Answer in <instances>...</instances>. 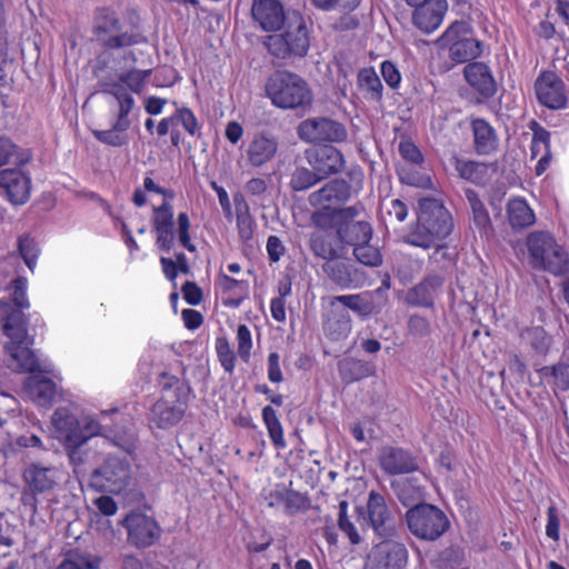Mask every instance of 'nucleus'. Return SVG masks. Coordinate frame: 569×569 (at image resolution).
<instances>
[{
	"label": "nucleus",
	"mask_w": 569,
	"mask_h": 569,
	"mask_svg": "<svg viewBox=\"0 0 569 569\" xmlns=\"http://www.w3.org/2000/svg\"><path fill=\"white\" fill-rule=\"evenodd\" d=\"M106 73V71L103 72ZM151 70L133 69L118 74L117 79L110 74H103L106 78L111 79L113 83H121L127 91L130 90L134 93H141L144 89L147 79L150 77Z\"/></svg>",
	"instance_id": "c03bdc74"
},
{
	"label": "nucleus",
	"mask_w": 569,
	"mask_h": 569,
	"mask_svg": "<svg viewBox=\"0 0 569 569\" xmlns=\"http://www.w3.org/2000/svg\"><path fill=\"white\" fill-rule=\"evenodd\" d=\"M216 352L224 371L228 373L233 372L236 356L226 337H218L216 339Z\"/></svg>",
	"instance_id": "6e6d98bb"
},
{
	"label": "nucleus",
	"mask_w": 569,
	"mask_h": 569,
	"mask_svg": "<svg viewBox=\"0 0 569 569\" xmlns=\"http://www.w3.org/2000/svg\"><path fill=\"white\" fill-rule=\"evenodd\" d=\"M311 2L316 8L325 11L333 9L353 11L359 7L361 0H311Z\"/></svg>",
	"instance_id": "0e129e2a"
},
{
	"label": "nucleus",
	"mask_w": 569,
	"mask_h": 569,
	"mask_svg": "<svg viewBox=\"0 0 569 569\" xmlns=\"http://www.w3.org/2000/svg\"><path fill=\"white\" fill-rule=\"evenodd\" d=\"M473 149L478 156H490L498 150L499 137L496 129L482 118L470 120Z\"/></svg>",
	"instance_id": "c85d7f7f"
},
{
	"label": "nucleus",
	"mask_w": 569,
	"mask_h": 569,
	"mask_svg": "<svg viewBox=\"0 0 569 569\" xmlns=\"http://www.w3.org/2000/svg\"><path fill=\"white\" fill-rule=\"evenodd\" d=\"M238 355L244 361L250 359L252 348L251 332L246 325H240L237 329Z\"/></svg>",
	"instance_id": "e2e57ef3"
},
{
	"label": "nucleus",
	"mask_w": 569,
	"mask_h": 569,
	"mask_svg": "<svg viewBox=\"0 0 569 569\" xmlns=\"http://www.w3.org/2000/svg\"><path fill=\"white\" fill-rule=\"evenodd\" d=\"M109 57L106 53L97 58L93 67V76L98 80V87L102 93L112 96L118 102V112L113 122V128L117 130H128L131 126L129 113L136 106L133 96L121 86V83H113L111 79L103 76L104 70L108 68Z\"/></svg>",
	"instance_id": "f8f14e48"
},
{
	"label": "nucleus",
	"mask_w": 569,
	"mask_h": 569,
	"mask_svg": "<svg viewBox=\"0 0 569 569\" xmlns=\"http://www.w3.org/2000/svg\"><path fill=\"white\" fill-rule=\"evenodd\" d=\"M181 388L163 395L150 410V421L160 429L177 425L187 409V401L180 398Z\"/></svg>",
	"instance_id": "2eb2a0df"
},
{
	"label": "nucleus",
	"mask_w": 569,
	"mask_h": 569,
	"mask_svg": "<svg viewBox=\"0 0 569 569\" xmlns=\"http://www.w3.org/2000/svg\"><path fill=\"white\" fill-rule=\"evenodd\" d=\"M282 32L264 37L263 46L278 59L302 58L310 46L309 29L305 18L298 11H291Z\"/></svg>",
	"instance_id": "423d86ee"
},
{
	"label": "nucleus",
	"mask_w": 569,
	"mask_h": 569,
	"mask_svg": "<svg viewBox=\"0 0 569 569\" xmlns=\"http://www.w3.org/2000/svg\"><path fill=\"white\" fill-rule=\"evenodd\" d=\"M441 48L447 49L449 58L455 63L473 62L482 53L483 43L473 36L469 22L460 20L452 22L438 39Z\"/></svg>",
	"instance_id": "9d476101"
},
{
	"label": "nucleus",
	"mask_w": 569,
	"mask_h": 569,
	"mask_svg": "<svg viewBox=\"0 0 569 569\" xmlns=\"http://www.w3.org/2000/svg\"><path fill=\"white\" fill-rule=\"evenodd\" d=\"M463 77L471 90L478 96V102L491 99L497 93V81L490 67L480 61L467 63Z\"/></svg>",
	"instance_id": "6ab92c4d"
},
{
	"label": "nucleus",
	"mask_w": 569,
	"mask_h": 569,
	"mask_svg": "<svg viewBox=\"0 0 569 569\" xmlns=\"http://www.w3.org/2000/svg\"><path fill=\"white\" fill-rule=\"evenodd\" d=\"M52 425L64 443H86L94 436H101L111 445L130 452L134 448V432L123 427H110L92 419L80 422L66 407H59L52 415Z\"/></svg>",
	"instance_id": "f257e3e1"
},
{
	"label": "nucleus",
	"mask_w": 569,
	"mask_h": 569,
	"mask_svg": "<svg viewBox=\"0 0 569 569\" xmlns=\"http://www.w3.org/2000/svg\"><path fill=\"white\" fill-rule=\"evenodd\" d=\"M290 12L278 0H253L251 6L252 19L263 31L280 30Z\"/></svg>",
	"instance_id": "aec40b11"
},
{
	"label": "nucleus",
	"mask_w": 569,
	"mask_h": 569,
	"mask_svg": "<svg viewBox=\"0 0 569 569\" xmlns=\"http://www.w3.org/2000/svg\"><path fill=\"white\" fill-rule=\"evenodd\" d=\"M56 469L43 467L40 463H32L23 472V479L28 489L32 492H46L51 490L56 482Z\"/></svg>",
	"instance_id": "473e14b6"
},
{
	"label": "nucleus",
	"mask_w": 569,
	"mask_h": 569,
	"mask_svg": "<svg viewBox=\"0 0 569 569\" xmlns=\"http://www.w3.org/2000/svg\"><path fill=\"white\" fill-rule=\"evenodd\" d=\"M368 517L376 533L381 537H389L393 532L392 517L382 495L376 491L369 493Z\"/></svg>",
	"instance_id": "cd10ccee"
},
{
	"label": "nucleus",
	"mask_w": 569,
	"mask_h": 569,
	"mask_svg": "<svg viewBox=\"0 0 569 569\" xmlns=\"http://www.w3.org/2000/svg\"><path fill=\"white\" fill-rule=\"evenodd\" d=\"M392 488L400 502L406 507H415L423 502V489L418 486L412 479H405L398 482H392Z\"/></svg>",
	"instance_id": "37998d69"
},
{
	"label": "nucleus",
	"mask_w": 569,
	"mask_h": 569,
	"mask_svg": "<svg viewBox=\"0 0 569 569\" xmlns=\"http://www.w3.org/2000/svg\"><path fill=\"white\" fill-rule=\"evenodd\" d=\"M358 87L372 101L382 100L383 86L373 68H362L358 72Z\"/></svg>",
	"instance_id": "79ce46f5"
},
{
	"label": "nucleus",
	"mask_w": 569,
	"mask_h": 569,
	"mask_svg": "<svg viewBox=\"0 0 569 569\" xmlns=\"http://www.w3.org/2000/svg\"><path fill=\"white\" fill-rule=\"evenodd\" d=\"M102 559L79 548L68 550L62 561L54 569H99Z\"/></svg>",
	"instance_id": "4c0bfd02"
},
{
	"label": "nucleus",
	"mask_w": 569,
	"mask_h": 569,
	"mask_svg": "<svg viewBox=\"0 0 569 569\" xmlns=\"http://www.w3.org/2000/svg\"><path fill=\"white\" fill-rule=\"evenodd\" d=\"M309 164L323 180L345 168L342 153L332 146H322L308 156Z\"/></svg>",
	"instance_id": "393cba45"
},
{
	"label": "nucleus",
	"mask_w": 569,
	"mask_h": 569,
	"mask_svg": "<svg viewBox=\"0 0 569 569\" xmlns=\"http://www.w3.org/2000/svg\"><path fill=\"white\" fill-rule=\"evenodd\" d=\"M352 254L359 263L367 267H380L383 262L379 247L371 244L370 241L352 248Z\"/></svg>",
	"instance_id": "8fccbe9b"
},
{
	"label": "nucleus",
	"mask_w": 569,
	"mask_h": 569,
	"mask_svg": "<svg viewBox=\"0 0 569 569\" xmlns=\"http://www.w3.org/2000/svg\"><path fill=\"white\" fill-rule=\"evenodd\" d=\"M447 8L446 0H429L415 9L413 24L422 32L431 33L441 24Z\"/></svg>",
	"instance_id": "bb28decb"
},
{
	"label": "nucleus",
	"mask_w": 569,
	"mask_h": 569,
	"mask_svg": "<svg viewBox=\"0 0 569 569\" xmlns=\"http://www.w3.org/2000/svg\"><path fill=\"white\" fill-rule=\"evenodd\" d=\"M530 128L533 131L530 151L531 157L536 158L542 151L545 153L550 150V132L535 121Z\"/></svg>",
	"instance_id": "5fc2aeb1"
},
{
	"label": "nucleus",
	"mask_w": 569,
	"mask_h": 569,
	"mask_svg": "<svg viewBox=\"0 0 569 569\" xmlns=\"http://www.w3.org/2000/svg\"><path fill=\"white\" fill-rule=\"evenodd\" d=\"M378 461L388 476L415 472L419 469L418 458L408 449L386 446L379 451Z\"/></svg>",
	"instance_id": "a211bd4d"
},
{
	"label": "nucleus",
	"mask_w": 569,
	"mask_h": 569,
	"mask_svg": "<svg viewBox=\"0 0 569 569\" xmlns=\"http://www.w3.org/2000/svg\"><path fill=\"white\" fill-rule=\"evenodd\" d=\"M376 368L365 360L346 357L338 361V372L345 383H352L373 376Z\"/></svg>",
	"instance_id": "72a5a7b5"
},
{
	"label": "nucleus",
	"mask_w": 569,
	"mask_h": 569,
	"mask_svg": "<svg viewBox=\"0 0 569 569\" xmlns=\"http://www.w3.org/2000/svg\"><path fill=\"white\" fill-rule=\"evenodd\" d=\"M537 100L550 110L565 109L568 103L566 84L553 71H542L535 81Z\"/></svg>",
	"instance_id": "4468645a"
},
{
	"label": "nucleus",
	"mask_w": 569,
	"mask_h": 569,
	"mask_svg": "<svg viewBox=\"0 0 569 569\" xmlns=\"http://www.w3.org/2000/svg\"><path fill=\"white\" fill-rule=\"evenodd\" d=\"M465 196L471 210L475 227L478 229L481 237L489 238L493 233V227L483 202L472 189H466Z\"/></svg>",
	"instance_id": "e433bc0d"
},
{
	"label": "nucleus",
	"mask_w": 569,
	"mask_h": 569,
	"mask_svg": "<svg viewBox=\"0 0 569 569\" xmlns=\"http://www.w3.org/2000/svg\"><path fill=\"white\" fill-rule=\"evenodd\" d=\"M151 224L156 232L157 247L163 252H170L174 243V220L173 207L168 201L153 208Z\"/></svg>",
	"instance_id": "412c9836"
},
{
	"label": "nucleus",
	"mask_w": 569,
	"mask_h": 569,
	"mask_svg": "<svg viewBox=\"0 0 569 569\" xmlns=\"http://www.w3.org/2000/svg\"><path fill=\"white\" fill-rule=\"evenodd\" d=\"M262 420L273 446L278 449H284L287 443L283 437V428L271 406H266L262 409Z\"/></svg>",
	"instance_id": "de8ad7c7"
},
{
	"label": "nucleus",
	"mask_w": 569,
	"mask_h": 569,
	"mask_svg": "<svg viewBox=\"0 0 569 569\" xmlns=\"http://www.w3.org/2000/svg\"><path fill=\"white\" fill-rule=\"evenodd\" d=\"M23 387L41 407H50L57 396V385L51 379L39 375L28 377Z\"/></svg>",
	"instance_id": "2f4dec72"
},
{
	"label": "nucleus",
	"mask_w": 569,
	"mask_h": 569,
	"mask_svg": "<svg viewBox=\"0 0 569 569\" xmlns=\"http://www.w3.org/2000/svg\"><path fill=\"white\" fill-rule=\"evenodd\" d=\"M179 109V122L180 126L192 137L197 136L200 137L201 132V126L198 122L197 117L194 116L193 111L189 108L182 107Z\"/></svg>",
	"instance_id": "69168bd1"
},
{
	"label": "nucleus",
	"mask_w": 569,
	"mask_h": 569,
	"mask_svg": "<svg viewBox=\"0 0 569 569\" xmlns=\"http://www.w3.org/2000/svg\"><path fill=\"white\" fill-rule=\"evenodd\" d=\"M527 247L533 268L549 271L555 276L565 274L569 270L567 251L550 233L543 231L529 233Z\"/></svg>",
	"instance_id": "1a4fd4ad"
},
{
	"label": "nucleus",
	"mask_w": 569,
	"mask_h": 569,
	"mask_svg": "<svg viewBox=\"0 0 569 569\" xmlns=\"http://www.w3.org/2000/svg\"><path fill=\"white\" fill-rule=\"evenodd\" d=\"M0 189L13 204H23L29 200L31 180L17 167L0 170Z\"/></svg>",
	"instance_id": "4be33fe9"
},
{
	"label": "nucleus",
	"mask_w": 569,
	"mask_h": 569,
	"mask_svg": "<svg viewBox=\"0 0 569 569\" xmlns=\"http://www.w3.org/2000/svg\"><path fill=\"white\" fill-rule=\"evenodd\" d=\"M278 148L276 137L264 132L256 133L246 150L247 161L254 168H261L274 159Z\"/></svg>",
	"instance_id": "b1692460"
},
{
	"label": "nucleus",
	"mask_w": 569,
	"mask_h": 569,
	"mask_svg": "<svg viewBox=\"0 0 569 569\" xmlns=\"http://www.w3.org/2000/svg\"><path fill=\"white\" fill-rule=\"evenodd\" d=\"M508 221L513 230H522L536 221L535 213L526 200L511 199L507 204Z\"/></svg>",
	"instance_id": "58836bf2"
},
{
	"label": "nucleus",
	"mask_w": 569,
	"mask_h": 569,
	"mask_svg": "<svg viewBox=\"0 0 569 569\" xmlns=\"http://www.w3.org/2000/svg\"><path fill=\"white\" fill-rule=\"evenodd\" d=\"M92 33L106 49L127 48L143 41L142 34L136 28L123 29L118 13L108 7L94 10Z\"/></svg>",
	"instance_id": "6e6552de"
},
{
	"label": "nucleus",
	"mask_w": 569,
	"mask_h": 569,
	"mask_svg": "<svg viewBox=\"0 0 569 569\" xmlns=\"http://www.w3.org/2000/svg\"><path fill=\"white\" fill-rule=\"evenodd\" d=\"M271 103L283 110L306 109L312 103L313 94L308 82L288 70H276L264 86Z\"/></svg>",
	"instance_id": "39448f33"
},
{
	"label": "nucleus",
	"mask_w": 569,
	"mask_h": 569,
	"mask_svg": "<svg viewBox=\"0 0 569 569\" xmlns=\"http://www.w3.org/2000/svg\"><path fill=\"white\" fill-rule=\"evenodd\" d=\"M326 230L320 229L311 232L308 238V247L317 258L330 261L341 257L342 248L337 237Z\"/></svg>",
	"instance_id": "c756f323"
},
{
	"label": "nucleus",
	"mask_w": 569,
	"mask_h": 569,
	"mask_svg": "<svg viewBox=\"0 0 569 569\" xmlns=\"http://www.w3.org/2000/svg\"><path fill=\"white\" fill-rule=\"evenodd\" d=\"M286 495H288V488L286 485L277 483L269 491H264L262 497L269 508H277L279 506H283Z\"/></svg>",
	"instance_id": "774afa93"
},
{
	"label": "nucleus",
	"mask_w": 569,
	"mask_h": 569,
	"mask_svg": "<svg viewBox=\"0 0 569 569\" xmlns=\"http://www.w3.org/2000/svg\"><path fill=\"white\" fill-rule=\"evenodd\" d=\"M177 236L179 243L186 248L189 252L196 251V246L191 241L190 237V219L187 212H180L177 218Z\"/></svg>",
	"instance_id": "bf43d9fd"
},
{
	"label": "nucleus",
	"mask_w": 569,
	"mask_h": 569,
	"mask_svg": "<svg viewBox=\"0 0 569 569\" xmlns=\"http://www.w3.org/2000/svg\"><path fill=\"white\" fill-rule=\"evenodd\" d=\"M11 287L13 290L12 301L14 306H12L10 302L9 305L13 310H19L23 313L22 310L28 309L30 306L27 297V279L23 277H18L14 280H12ZM6 302L8 303V301Z\"/></svg>",
	"instance_id": "13d9d810"
},
{
	"label": "nucleus",
	"mask_w": 569,
	"mask_h": 569,
	"mask_svg": "<svg viewBox=\"0 0 569 569\" xmlns=\"http://www.w3.org/2000/svg\"><path fill=\"white\" fill-rule=\"evenodd\" d=\"M18 249L28 268L33 271L39 254L36 240L29 234H22L18 239Z\"/></svg>",
	"instance_id": "864d4df0"
},
{
	"label": "nucleus",
	"mask_w": 569,
	"mask_h": 569,
	"mask_svg": "<svg viewBox=\"0 0 569 569\" xmlns=\"http://www.w3.org/2000/svg\"><path fill=\"white\" fill-rule=\"evenodd\" d=\"M308 498L302 493L288 488V495L284 497V510L288 515H296L308 507Z\"/></svg>",
	"instance_id": "680f3d73"
},
{
	"label": "nucleus",
	"mask_w": 569,
	"mask_h": 569,
	"mask_svg": "<svg viewBox=\"0 0 569 569\" xmlns=\"http://www.w3.org/2000/svg\"><path fill=\"white\" fill-rule=\"evenodd\" d=\"M127 530L128 541L137 548L153 545L160 537L158 522L142 512H131L122 521Z\"/></svg>",
	"instance_id": "dca6fc26"
},
{
	"label": "nucleus",
	"mask_w": 569,
	"mask_h": 569,
	"mask_svg": "<svg viewBox=\"0 0 569 569\" xmlns=\"http://www.w3.org/2000/svg\"><path fill=\"white\" fill-rule=\"evenodd\" d=\"M378 563L385 569H401L408 560V550L405 545L387 541L377 548Z\"/></svg>",
	"instance_id": "f704fd0d"
},
{
	"label": "nucleus",
	"mask_w": 569,
	"mask_h": 569,
	"mask_svg": "<svg viewBox=\"0 0 569 569\" xmlns=\"http://www.w3.org/2000/svg\"><path fill=\"white\" fill-rule=\"evenodd\" d=\"M435 250L429 257L430 263L436 264L438 269H447L453 262V253L446 244H435Z\"/></svg>",
	"instance_id": "338daca9"
},
{
	"label": "nucleus",
	"mask_w": 569,
	"mask_h": 569,
	"mask_svg": "<svg viewBox=\"0 0 569 569\" xmlns=\"http://www.w3.org/2000/svg\"><path fill=\"white\" fill-rule=\"evenodd\" d=\"M406 521L410 532L426 541H436L450 527L447 515L431 503H422L409 508L406 512Z\"/></svg>",
	"instance_id": "9b49d317"
},
{
	"label": "nucleus",
	"mask_w": 569,
	"mask_h": 569,
	"mask_svg": "<svg viewBox=\"0 0 569 569\" xmlns=\"http://www.w3.org/2000/svg\"><path fill=\"white\" fill-rule=\"evenodd\" d=\"M455 169L460 178L476 184H483L488 176V166L475 160L456 158Z\"/></svg>",
	"instance_id": "a19ab883"
},
{
	"label": "nucleus",
	"mask_w": 569,
	"mask_h": 569,
	"mask_svg": "<svg viewBox=\"0 0 569 569\" xmlns=\"http://www.w3.org/2000/svg\"><path fill=\"white\" fill-rule=\"evenodd\" d=\"M322 271L335 286L342 290L358 287L356 268L349 262L339 260V258L326 261L322 264Z\"/></svg>",
	"instance_id": "7c9ffc66"
},
{
	"label": "nucleus",
	"mask_w": 569,
	"mask_h": 569,
	"mask_svg": "<svg viewBox=\"0 0 569 569\" xmlns=\"http://www.w3.org/2000/svg\"><path fill=\"white\" fill-rule=\"evenodd\" d=\"M330 301L336 302V305L343 307L346 310L350 309L361 317H369L375 310L373 302L361 293L336 296Z\"/></svg>",
	"instance_id": "a18cd8bd"
},
{
	"label": "nucleus",
	"mask_w": 569,
	"mask_h": 569,
	"mask_svg": "<svg viewBox=\"0 0 569 569\" xmlns=\"http://www.w3.org/2000/svg\"><path fill=\"white\" fill-rule=\"evenodd\" d=\"M445 279L439 274H428L408 292L406 300L415 307L431 308L439 295Z\"/></svg>",
	"instance_id": "a878e982"
},
{
	"label": "nucleus",
	"mask_w": 569,
	"mask_h": 569,
	"mask_svg": "<svg viewBox=\"0 0 569 569\" xmlns=\"http://www.w3.org/2000/svg\"><path fill=\"white\" fill-rule=\"evenodd\" d=\"M363 210V206L357 203L338 211H328V209L313 211L311 222L319 229L333 228L342 249L345 247L355 248L371 241L373 236L370 222L359 219Z\"/></svg>",
	"instance_id": "7ed1b4c3"
},
{
	"label": "nucleus",
	"mask_w": 569,
	"mask_h": 569,
	"mask_svg": "<svg viewBox=\"0 0 569 569\" xmlns=\"http://www.w3.org/2000/svg\"><path fill=\"white\" fill-rule=\"evenodd\" d=\"M123 453H108L102 462L94 468L88 486L96 492H109L119 495L124 491L131 481V465L127 455L129 452L120 448ZM136 447L130 451V453Z\"/></svg>",
	"instance_id": "0eeeda50"
},
{
	"label": "nucleus",
	"mask_w": 569,
	"mask_h": 569,
	"mask_svg": "<svg viewBox=\"0 0 569 569\" xmlns=\"http://www.w3.org/2000/svg\"><path fill=\"white\" fill-rule=\"evenodd\" d=\"M351 197V186L343 179H333L327 182L319 190L309 194L308 201L316 211H338L341 203L347 202Z\"/></svg>",
	"instance_id": "f3484780"
},
{
	"label": "nucleus",
	"mask_w": 569,
	"mask_h": 569,
	"mask_svg": "<svg viewBox=\"0 0 569 569\" xmlns=\"http://www.w3.org/2000/svg\"><path fill=\"white\" fill-rule=\"evenodd\" d=\"M463 550L458 547H449L442 550L436 559L437 569H456L463 561Z\"/></svg>",
	"instance_id": "4d7b16f0"
},
{
	"label": "nucleus",
	"mask_w": 569,
	"mask_h": 569,
	"mask_svg": "<svg viewBox=\"0 0 569 569\" xmlns=\"http://www.w3.org/2000/svg\"><path fill=\"white\" fill-rule=\"evenodd\" d=\"M322 329L325 335L333 341L347 338L352 329L349 311L330 301L322 313Z\"/></svg>",
	"instance_id": "5701e85b"
},
{
	"label": "nucleus",
	"mask_w": 569,
	"mask_h": 569,
	"mask_svg": "<svg viewBox=\"0 0 569 569\" xmlns=\"http://www.w3.org/2000/svg\"><path fill=\"white\" fill-rule=\"evenodd\" d=\"M298 137L309 143H340L348 132L341 122L327 117L309 118L301 121L297 128Z\"/></svg>",
	"instance_id": "ddd939ff"
},
{
	"label": "nucleus",
	"mask_w": 569,
	"mask_h": 569,
	"mask_svg": "<svg viewBox=\"0 0 569 569\" xmlns=\"http://www.w3.org/2000/svg\"><path fill=\"white\" fill-rule=\"evenodd\" d=\"M0 317L4 320L3 332L10 338V342L6 345V351L17 362V368L23 372H49L46 366H41L33 350L32 339L28 337L27 319L24 313L13 310L11 306L0 300Z\"/></svg>",
	"instance_id": "20e7f679"
},
{
	"label": "nucleus",
	"mask_w": 569,
	"mask_h": 569,
	"mask_svg": "<svg viewBox=\"0 0 569 569\" xmlns=\"http://www.w3.org/2000/svg\"><path fill=\"white\" fill-rule=\"evenodd\" d=\"M542 378L549 379V385L552 388L562 391L569 390V365L558 362L552 366H543L537 370Z\"/></svg>",
	"instance_id": "49530a36"
},
{
	"label": "nucleus",
	"mask_w": 569,
	"mask_h": 569,
	"mask_svg": "<svg viewBox=\"0 0 569 569\" xmlns=\"http://www.w3.org/2000/svg\"><path fill=\"white\" fill-rule=\"evenodd\" d=\"M321 180L322 179L316 170L298 168L291 177L290 186L295 191H303L313 187Z\"/></svg>",
	"instance_id": "3c124183"
},
{
	"label": "nucleus",
	"mask_w": 569,
	"mask_h": 569,
	"mask_svg": "<svg viewBox=\"0 0 569 569\" xmlns=\"http://www.w3.org/2000/svg\"><path fill=\"white\" fill-rule=\"evenodd\" d=\"M218 286L223 295V305L226 307L238 308L249 295V283L244 280L233 279L224 273L219 274Z\"/></svg>",
	"instance_id": "c9c22d12"
},
{
	"label": "nucleus",
	"mask_w": 569,
	"mask_h": 569,
	"mask_svg": "<svg viewBox=\"0 0 569 569\" xmlns=\"http://www.w3.org/2000/svg\"><path fill=\"white\" fill-rule=\"evenodd\" d=\"M32 158L28 149H22L8 137H0V168L3 166L21 167Z\"/></svg>",
	"instance_id": "ea45409f"
},
{
	"label": "nucleus",
	"mask_w": 569,
	"mask_h": 569,
	"mask_svg": "<svg viewBox=\"0 0 569 569\" xmlns=\"http://www.w3.org/2000/svg\"><path fill=\"white\" fill-rule=\"evenodd\" d=\"M453 230V219L442 201L435 198L419 200L417 222L403 237V242L423 249L432 248Z\"/></svg>",
	"instance_id": "f03ea898"
},
{
	"label": "nucleus",
	"mask_w": 569,
	"mask_h": 569,
	"mask_svg": "<svg viewBox=\"0 0 569 569\" xmlns=\"http://www.w3.org/2000/svg\"><path fill=\"white\" fill-rule=\"evenodd\" d=\"M126 130H117L113 128V124L111 126V129L109 130H94L93 136L94 138L108 146L111 147H121L127 144L128 140L127 137L121 134Z\"/></svg>",
	"instance_id": "052dcab7"
},
{
	"label": "nucleus",
	"mask_w": 569,
	"mask_h": 569,
	"mask_svg": "<svg viewBox=\"0 0 569 569\" xmlns=\"http://www.w3.org/2000/svg\"><path fill=\"white\" fill-rule=\"evenodd\" d=\"M349 503L346 500H341L338 506V527L348 537L351 545H359L361 537L358 533L355 525L348 517Z\"/></svg>",
	"instance_id": "603ef678"
},
{
	"label": "nucleus",
	"mask_w": 569,
	"mask_h": 569,
	"mask_svg": "<svg viewBox=\"0 0 569 569\" xmlns=\"http://www.w3.org/2000/svg\"><path fill=\"white\" fill-rule=\"evenodd\" d=\"M237 212V228L242 241H249L253 236L254 221L249 213V207L244 200L234 198Z\"/></svg>",
	"instance_id": "09e8293b"
}]
</instances>
